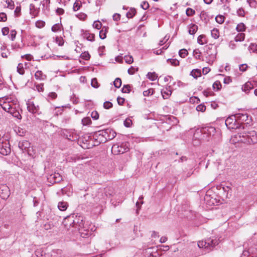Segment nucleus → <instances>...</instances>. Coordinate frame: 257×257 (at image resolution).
I'll list each match as a JSON object with an SVG mask.
<instances>
[{
  "label": "nucleus",
  "mask_w": 257,
  "mask_h": 257,
  "mask_svg": "<svg viewBox=\"0 0 257 257\" xmlns=\"http://www.w3.org/2000/svg\"><path fill=\"white\" fill-rule=\"evenodd\" d=\"M190 75L194 78H197L201 75V70L198 69H193L191 72Z\"/></svg>",
  "instance_id": "28"
},
{
  "label": "nucleus",
  "mask_w": 257,
  "mask_h": 257,
  "mask_svg": "<svg viewBox=\"0 0 257 257\" xmlns=\"http://www.w3.org/2000/svg\"><path fill=\"white\" fill-rule=\"evenodd\" d=\"M225 124L229 129H236L240 127L237 122L236 114L227 117L225 120Z\"/></svg>",
  "instance_id": "7"
},
{
  "label": "nucleus",
  "mask_w": 257,
  "mask_h": 257,
  "mask_svg": "<svg viewBox=\"0 0 257 257\" xmlns=\"http://www.w3.org/2000/svg\"><path fill=\"white\" fill-rule=\"evenodd\" d=\"M213 89H216L217 90H219L221 88V84L219 81H216L214 82L212 85Z\"/></svg>",
  "instance_id": "45"
},
{
  "label": "nucleus",
  "mask_w": 257,
  "mask_h": 257,
  "mask_svg": "<svg viewBox=\"0 0 257 257\" xmlns=\"http://www.w3.org/2000/svg\"><path fill=\"white\" fill-rule=\"evenodd\" d=\"M45 25V22L43 21H38L36 22V26L39 28H41L44 27Z\"/></svg>",
  "instance_id": "63"
},
{
  "label": "nucleus",
  "mask_w": 257,
  "mask_h": 257,
  "mask_svg": "<svg viewBox=\"0 0 257 257\" xmlns=\"http://www.w3.org/2000/svg\"><path fill=\"white\" fill-rule=\"evenodd\" d=\"M208 195H206L204 198L205 200L207 202V203L209 205H214L216 203V201L215 198H213Z\"/></svg>",
  "instance_id": "25"
},
{
  "label": "nucleus",
  "mask_w": 257,
  "mask_h": 257,
  "mask_svg": "<svg viewBox=\"0 0 257 257\" xmlns=\"http://www.w3.org/2000/svg\"><path fill=\"white\" fill-rule=\"evenodd\" d=\"M47 180L51 184L57 183L60 182L62 180V177L58 173L55 172L50 175Z\"/></svg>",
  "instance_id": "13"
},
{
  "label": "nucleus",
  "mask_w": 257,
  "mask_h": 257,
  "mask_svg": "<svg viewBox=\"0 0 257 257\" xmlns=\"http://www.w3.org/2000/svg\"><path fill=\"white\" fill-rule=\"evenodd\" d=\"M188 53L185 49H182L179 52V56L182 58H185L188 55Z\"/></svg>",
  "instance_id": "47"
},
{
  "label": "nucleus",
  "mask_w": 257,
  "mask_h": 257,
  "mask_svg": "<svg viewBox=\"0 0 257 257\" xmlns=\"http://www.w3.org/2000/svg\"><path fill=\"white\" fill-rule=\"evenodd\" d=\"M49 214H46V218L48 220H54L55 219V214L54 212L52 211L51 209H49L48 210Z\"/></svg>",
  "instance_id": "36"
},
{
  "label": "nucleus",
  "mask_w": 257,
  "mask_h": 257,
  "mask_svg": "<svg viewBox=\"0 0 257 257\" xmlns=\"http://www.w3.org/2000/svg\"><path fill=\"white\" fill-rule=\"evenodd\" d=\"M74 219L75 223H74L73 227L79 230L81 236L83 238L88 237L91 234V231L85 228L82 217L80 216L78 217L77 215H75Z\"/></svg>",
  "instance_id": "2"
},
{
  "label": "nucleus",
  "mask_w": 257,
  "mask_h": 257,
  "mask_svg": "<svg viewBox=\"0 0 257 257\" xmlns=\"http://www.w3.org/2000/svg\"><path fill=\"white\" fill-rule=\"evenodd\" d=\"M216 132V129L213 126H206L201 130L202 134H206L207 136H213Z\"/></svg>",
  "instance_id": "17"
},
{
  "label": "nucleus",
  "mask_w": 257,
  "mask_h": 257,
  "mask_svg": "<svg viewBox=\"0 0 257 257\" xmlns=\"http://www.w3.org/2000/svg\"><path fill=\"white\" fill-rule=\"evenodd\" d=\"M102 133L104 134L107 141L112 140L116 135V132L111 128L102 130Z\"/></svg>",
  "instance_id": "14"
},
{
  "label": "nucleus",
  "mask_w": 257,
  "mask_h": 257,
  "mask_svg": "<svg viewBox=\"0 0 257 257\" xmlns=\"http://www.w3.org/2000/svg\"><path fill=\"white\" fill-rule=\"evenodd\" d=\"M11 194L9 187L6 184L0 185V196L4 200L7 199Z\"/></svg>",
  "instance_id": "12"
},
{
  "label": "nucleus",
  "mask_w": 257,
  "mask_h": 257,
  "mask_svg": "<svg viewBox=\"0 0 257 257\" xmlns=\"http://www.w3.org/2000/svg\"><path fill=\"white\" fill-rule=\"evenodd\" d=\"M66 107L65 106H57L55 107L56 112L55 115L58 116L59 114H61L63 111V108Z\"/></svg>",
  "instance_id": "44"
},
{
  "label": "nucleus",
  "mask_w": 257,
  "mask_h": 257,
  "mask_svg": "<svg viewBox=\"0 0 257 257\" xmlns=\"http://www.w3.org/2000/svg\"><path fill=\"white\" fill-rule=\"evenodd\" d=\"M92 137L95 141L94 146H98L101 143H104L107 142L104 134L102 133V130L94 132Z\"/></svg>",
  "instance_id": "8"
},
{
  "label": "nucleus",
  "mask_w": 257,
  "mask_h": 257,
  "mask_svg": "<svg viewBox=\"0 0 257 257\" xmlns=\"http://www.w3.org/2000/svg\"><path fill=\"white\" fill-rule=\"evenodd\" d=\"M102 196L101 198L105 200L106 198L112 196L114 194V190L111 187H107L103 189L100 190L98 193V197L99 198V196Z\"/></svg>",
  "instance_id": "10"
},
{
  "label": "nucleus",
  "mask_w": 257,
  "mask_h": 257,
  "mask_svg": "<svg viewBox=\"0 0 257 257\" xmlns=\"http://www.w3.org/2000/svg\"><path fill=\"white\" fill-rule=\"evenodd\" d=\"M80 57L85 60H88L90 59V55L88 52H84L81 54Z\"/></svg>",
  "instance_id": "52"
},
{
  "label": "nucleus",
  "mask_w": 257,
  "mask_h": 257,
  "mask_svg": "<svg viewBox=\"0 0 257 257\" xmlns=\"http://www.w3.org/2000/svg\"><path fill=\"white\" fill-rule=\"evenodd\" d=\"M206 109V106L204 104H199L196 107L198 111L204 112Z\"/></svg>",
  "instance_id": "62"
},
{
  "label": "nucleus",
  "mask_w": 257,
  "mask_h": 257,
  "mask_svg": "<svg viewBox=\"0 0 257 257\" xmlns=\"http://www.w3.org/2000/svg\"><path fill=\"white\" fill-rule=\"evenodd\" d=\"M74 218H75L74 214H72L71 215L66 217L64 219V221H63V223L64 224L65 226L73 227V225L74 223H75Z\"/></svg>",
  "instance_id": "16"
},
{
  "label": "nucleus",
  "mask_w": 257,
  "mask_h": 257,
  "mask_svg": "<svg viewBox=\"0 0 257 257\" xmlns=\"http://www.w3.org/2000/svg\"><path fill=\"white\" fill-rule=\"evenodd\" d=\"M248 50L252 52L257 53V44H251L248 47Z\"/></svg>",
  "instance_id": "51"
},
{
  "label": "nucleus",
  "mask_w": 257,
  "mask_h": 257,
  "mask_svg": "<svg viewBox=\"0 0 257 257\" xmlns=\"http://www.w3.org/2000/svg\"><path fill=\"white\" fill-rule=\"evenodd\" d=\"M172 93V91L170 90H168V88H166V91H162V94L163 98L167 99Z\"/></svg>",
  "instance_id": "39"
},
{
  "label": "nucleus",
  "mask_w": 257,
  "mask_h": 257,
  "mask_svg": "<svg viewBox=\"0 0 257 257\" xmlns=\"http://www.w3.org/2000/svg\"><path fill=\"white\" fill-rule=\"evenodd\" d=\"M35 77L37 80H44L46 79L47 76L42 71L38 70L35 73Z\"/></svg>",
  "instance_id": "24"
},
{
  "label": "nucleus",
  "mask_w": 257,
  "mask_h": 257,
  "mask_svg": "<svg viewBox=\"0 0 257 257\" xmlns=\"http://www.w3.org/2000/svg\"><path fill=\"white\" fill-rule=\"evenodd\" d=\"M81 35L84 38L86 39L88 41L93 42L94 41L95 35L93 34H90L87 31H84L82 29L81 30Z\"/></svg>",
  "instance_id": "18"
},
{
  "label": "nucleus",
  "mask_w": 257,
  "mask_h": 257,
  "mask_svg": "<svg viewBox=\"0 0 257 257\" xmlns=\"http://www.w3.org/2000/svg\"><path fill=\"white\" fill-rule=\"evenodd\" d=\"M204 55L206 58L209 57V59H214L217 54L216 50L212 45L206 46L205 48Z\"/></svg>",
  "instance_id": "9"
},
{
  "label": "nucleus",
  "mask_w": 257,
  "mask_h": 257,
  "mask_svg": "<svg viewBox=\"0 0 257 257\" xmlns=\"http://www.w3.org/2000/svg\"><path fill=\"white\" fill-rule=\"evenodd\" d=\"M60 27L61 25L59 24H56L52 27L51 30L54 32H56L60 29Z\"/></svg>",
  "instance_id": "59"
},
{
  "label": "nucleus",
  "mask_w": 257,
  "mask_h": 257,
  "mask_svg": "<svg viewBox=\"0 0 257 257\" xmlns=\"http://www.w3.org/2000/svg\"><path fill=\"white\" fill-rule=\"evenodd\" d=\"M245 30L246 26L243 23H240L237 25L236 27V30L238 32H244Z\"/></svg>",
  "instance_id": "33"
},
{
  "label": "nucleus",
  "mask_w": 257,
  "mask_h": 257,
  "mask_svg": "<svg viewBox=\"0 0 257 257\" xmlns=\"http://www.w3.org/2000/svg\"><path fill=\"white\" fill-rule=\"evenodd\" d=\"M188 33L190 35H194L198 30V26L194 24H190L188 26Z\"/></svg>",
  "instance_id": "23"
},
{
  "label": "nucleus",
  "mask_w": 257,
  "mask_h": 257,
  "mask_svg": "<svg viewBox=\"0 0 257 257\" xmlns=\"http://www.w3.org/2000/svg\"><path fill=\"white\" fill-rule=\"evenodd\" d=\"M6 3L8 5V8L11 10H13L15 7L14 2L12 0H7Z\"/></svg>",
  "instance_id": "54"
},
{
  "label": "nucleus",
  "mask_w": 257,
  "mask_h": 257,
  "mask_svg": "<svg viewBox=\"0 0 257 257\" xmlns=\"http://www.w3.org/2000/svg\"><path fill=\"white\" fill-rule=\"evenodd\" d=\"M211 36L215 39L218 38L219 36V30L216 28H214L211 31Z\"/></svg>",
  "instance_id": "34"
},
{
  "label": "nucleus",
  "mask_w": 257,
  "mask_h": 257,
  "mask_svg": "<svg viewBox=\"0 0 257 257\" xmlns=\"http://www.w3.org/2000/svg\"><path fill=\"white\" fill-rule=\"evenodd\" d=\"M206 241L207 248L209 249L210 250H212L213 248L219 243V239L214 237L207 238L206 239Z\"/></svg>",
  "instance_id": "15"
},
{
  "label": "nucleus",
  "mask_w": 257,
  "mask_h": 257,
  "mask_svg": "<svg viewBox=\"0 0 257 257\" xmlns=\"http://www.w3.org/2000/svg\"><path fill=\"white\" fill-rule=\"evenodd\" d=\"M245 39V34L243 33H240L237 34L234 38V41L235 42H241L244 41Z\"/></svg>",
  "instance_id": "30"
},
{
  "label": "nucleus",
  "mask_w": 257,
  "mask_h": 257,
  "mask_svg": "<svg viewBox=\"0 0 257 257\" xmlns=\"http://www.w3.org/2000/svg\"><path fill=\"white\" fill-rule=\"evenodd\" d=\"M131 86L129 84L124 85L121 89L122 93H129L131 92Z\"/></svg>",
  "instance_id": "38"
},
{
  "label": "nucleus",
  "mask_w": 257,
  "mask_h": 257,
  "mask_svg": "<svg viewBox=\"0 0 257 257\" xmlns=\"http://www.w3.org/2000/svg\"><path fill=\"white\" fill-rule=\"evenodd\" d=\"M193 56H194V57L197 59H200L201 58V56H200V54H201V52L200 51V50L199 49H195L193 51Z\"/></svg>",
  "instance_id": "48"
},
{
  "label": "nucleus",
  "mask_w": 257,
  "mask_h": 257,
  "mask_svg": "<svg viewBox=\"0 0 257 257\" xmlns=\"http://www.w3.org/2000/svg\"><path fill=\"white\" fill-rule=\"evenodd\" d=\"M68 204L65 202H60L58 204V208L61 211H65L67 209Z\"/></svg>",
  "instance_id": "31"
},
{
  "label": "nucleus",
  "mask_w": 257,
  "mask_h": 257,
  "mask_svg": "<svg viewBox=\"0 0 257 257\" xmlns=\"http://www.w3.org/2000/svg\"><path fill=\"white\" fill-rule=\"evenodd\" d=\"M247 2L250 7L254 9L257 7V2L255 0H247Z\"/></svg>",
  "instance_id": "49"
},
{
  "label": "nucleus",
  "mask_w": 257,
  "mask_h": 257,
  "mask_svg": "<svg viewBox=\"0 0 257 257\" xmlns=\"http://www.w3.org/2000/svg\"><path fill=\"white\" fill-rule=\"evenodd\" d=\"M11 152V146L9 141L7 140L0 138V154L7 156Z\"/></svg>",
  "instance_id": "5"
},
{
  "label": "nucleus",
  "mask_w": 257,
  "mask_h": 257,
  "mask_svg": "<svg viewBox=\"0 0 257 257\" xmlns=\"http://www.w3.org/2000/svg\"><path fill=\"white\" fill-rule=\"evenodd\" d=\"M168 63H170L172 65L177 66L179 65V62L176 59H168L167 60Z\"/></svg>",
  "instance_id": "40"
},
{
  "label": "nucleus",
  "mask_w": 257,
  "mask_h": 257,
  "mask_svg": "<svg viewBox=\"0 0 257 257\" xmlns=\"http://www.w3.org/2000/svg\"><path fill=\"white\" fill-rule=\"evenodd\" d=\"M82 6L81 2L76 1L73 4V10L74 12L77 11Z\"/></svg>",
  "instance_id": "37"
},
{
  "label": "nucleus",
  "mask_w": 257,
  "mask_h": 257,
  "mask_svg": "<svg viewBox=\"0 0 257 257\" xmlns=\"http://www.w3.org/2000/svg\"><path fill=\"white\" fill-rule=\"evenodd\" d=\"M198 246L199 248L204 247L205 248H207L206 239L204 241L202 240L198 241Z\"/></svg>",
  "instance_id": "55"
},
{
  "label": "nucleus",
  "mask_w": 257,
  "mask_h": 257,
  "mask_svg": "<svg viewBox=\"0 0 257 257\" xmlns=\"http://www.w3.org/2000/svg\"><path fill=\"white\" fill-rule=\"evenodd\" d=\"M253 88V85L250 82L245 83L242 86V90L245 92L246 93H248L250 90Z\"/></svg>",
  "instance_id": "22"
},
{
  "label": "nucleus",
  "mask_w": 257,
  "mask_h": 257,
  "mask_svg": "<svg viewBox=\"0 0 257 257\" xmlns=\"http://www.w3.org/2000/svg\"><path fill=\"white\" fill-rule=\"evenodd\" d=\"M30 146V143L27 141L20 142L18 145L19 148L23 151H26Z\"/></svg>",
  "instance_id": "20"
},
{
  "label": "nucleus",
  "mask_w": 257,
  "mask_h": 257,
  "mask_svg": "<svg viewBox=\"0 0 257 257\" xmlns=\"http://www.w3.org/2000/svg\"><path fill=\"white\" fill-rule=\"evenodd\" d=\"M81 122L83 125H87L91 123V120L89 117H86L82 119Z\"/></svg>",
  "instance_id": "41"
},
{
  "label": "nucleus",
  "mask_w": 257,
  "mask_h": 257,
  "mask_svg": "<svg viewBox=\"0 0 257 257\" xmlns=\"http://www.w3.org/2000/svg\"><path fill=\"white\" fill-rule=\"evenodd\" d=\"M64 135L67 139L71 141H74L78 139V136L74 133L67 132Z\"/></svg>",
  "instance_id": "19"
},
{
  "label": "nucleus",
  "mask_w": 257,
  "mask_h": 257,
  "mask_svg": "<svg viewBox=\"0 0 257 257\" xmlns=\"http://www.w3.org/2000/svg\"><path fill=\"white\" fill-rule=\"evenodd\" d=\"M17 72L21 75H23L25 73V70L23 67V65L22 63H19L17 67Z\"/></svg>",
  "instance_id": "42"
},
{
  "label": "nucleus",
  "mask_w": 257,
  "mask_h": 257,
  "mask_svg": "<svg viewBox=\"0 0 257 257\" xmlns=\"http://www.w3.org/2000/svg\"><path fill=\"white\" fill-rule=\"evenodd\" d=\"M147 78L151 81L155 80L158 76L155 72H149L147 75Z\"/></svg>",
  "instance_id": "35"
},
{
  "label": "nucleus",
  "mask_w": 257,
  "mask_h": 257,
  "mask_svg": "<svg viewBox=\"0 0 257 257\" xmlns=\"http://www.w3.org/2000/svg\"><path fill=\"white\" fill-rule=\"evenodd\" d=\"M137 11L135 8H131L126 13V16L128 19L133 18L136 14Z\"/></svg>",
  "instance_id": "29"
},
{
  "label": "nucleus",
  "mask_w": 257,
  "mask_h": 257,
  "mask_svg": "<svg viewBox=\"0 0 257 257\" xmlns=\"http://www.w3.org/2000/svg\"><path fill=\"white\" fill-rule=\"evenodd\" d=\"M91 85L93 87L95 88L99 87V84L96 78H94L91 80Z\"/></svg>",
  "instance_id": "58"
},
{
  "label": "nucleus",
  "mask_w": 257,
  "mask_h": 257,
  "mask_svg": "<svg viewBox=\"0 0 257 257\" xmlns=\"http://www.w3.org/2000/svg\"><path fill=\"white\" fill-rule=\"evenodd\" d=\"M195 13V10L191 8H187L186 11V14L187 16H192Z\"/></svg>",
  "instance_id": "56"
},
{
  "label": "nucleus",
  "mask_w": 257,
  "mask_h": 257,
  "mask_svg": "<svg viewBox=\"0 0 257 257\" xmlns=\"http://www.w3.org/2000/svg\"><path fill=\"white\" fill-rule=\"evenodd\" d=\"M124 60L126 63L131 64L133 62V58L131 56H125Z\"/></svg>",
  "instance_id": "57"
},
{
  "label": "nucleus",
  "mask_w": 257,
  "mask_h": 257,
  "mask_svg": "<svg viewBox=\"0 0 257 257\" xmlns=\"http://www.w3.org/2000/svg\"><path fill=\"white\" fill-rule=\"evenodd\" d=\"M197 42L200 45L207 43V39L204 35H200L197 38Z\"/></svg>",
  "instance_id": "27"
},
{
  "label": "nucleus",
  "mask_w": 257,
  "mask_h": 257,
  "mask_svg": "<svg viewBox=\"0 0 257 257\" xmlns=\"http://www.w3.org/2000/svg\"><path fill=\"white\" fill-rule=\"evenodd\" d=\"M141 7L144 10H146L149 8V4L148 2L144 1L141 5Z\"/></svg>",
  "instance_id": "61"
},
{
  "label": "nucleus",
  "mask_w": 257,
  "mask_h": 257,
  "mask_svg": "<svg viewBox=\"0 0 257 257\" xmlns=\"http://www.w3.org/2000/svg\"><path fill=\"white\" fill-rule=\"evenodd\" d=\"M30 14L34 17L37 16L40 11L39 9L36 8L35 5L33 4L30 5Z\"/></svg>",
  "instance_id": "21"
},
{
  "label": "nucleus",
  "mask_w": 257,
  "mask_h": 257,
  "mask_svg": "<svg viewBox=\"0 0 257 257\" xmlns=\"http://www.w3.org/2000/svg\"><path fill=\"white\" fill-rule=\"evenodd\" d=\"M27 109L30 112L38 115L41 114L39 106L35 104L33 101H28L27 102Z\"/></svg>",
  "instance_id": "11"
},
{
  "label": "nucleus",
  "mask_w": 257,
  "mask_h": 257,
  "mask_svg": "<svg viewBox=\"0 0 257 257\" xmlns=\"http://www.w3.org/2000/svg\"><path fill=\"white\" fill-rule=\"evenodd\" d=\"M224 17L222 15L217 16L215 18L216 22L219 24H222L224 21Z\"/></svg>",
  "instance_id": "46"
},
{
  "label": "nucleus",
  "mask_w": 257,
  "mask_h": 257,
  "mask_svg": "<svg viewBox=\"0 0 257 257\" xmlns=\"http://www.w3.org/2000/svg\"><path fill=\"white\" fill-rule=\"evenodd\" d=\"M249 252L252 257H257V244L249 247Z\"/></svg>",
  "instance_id": "26"
},
{
  "label": "nucleus",
  "mask_w": 257,
  "mask_h": 257,
  "mask_svg": "<svg viewBox=\"0 0 257 257\" xmlns=\"http://www.w3.org/2000/svg\"><path fill=\"white\" fill-rule=\"evenodd\" d=\"M168 119L171 120L173 124H177L179 122L178 119L173 116H170L168 117Z\"/></svg>",
  "instance_id": "64"
},
{
  "label": "nucleus",
  "mask_w": 257,
  "mask_h": 257,
  "mask_svg": "<svg viewBox=\"0 0 257 257\" xmlns=\"http://www.w3.org/2000/svg\"><path fill=\"white\" fill-rule=\"evenodd\" d=\"M129 144L127 142L114 144L111 148V152L115 155L123 154L129 150Z\"/></svg>",
  "instance_id": "3"
},
{
  "label": "nucleus",
  "mask_w": 257,
  "mask_h": 257,
  "mask_svg": "<svg viewBox=\"0 0 257 257\" xmlns=\"http://www.w3.org/2000/svg\"><path fill=\"white\" fill-rule=\"evenodd\" d=\"M240 141L247 144L257 143V133L254 131H243L239 134Z\"/></svg>",
  "instance_id": "1"
},
{
  "label": "nucleus",
  "mask_w": 257,
  "mask_h": 257,
  "mask_svg": "<svg viewBox=\"0 0 257 257\" xmlns=\"http://www.w3.org/2000/svg\"><path fill=\"white\" fill-rule=\"evenodd\" d=\"M50 1V0H43L41 2V4L43 6V10L45 11H49V4Z\"/></svg>",
  "instance_id": "32"
},
{
  "label": "nucleus",
  "mask_w": 257,
  "mask_h": 257,
  "mask_svg": "<svg viewBox=\"0 0 257 257\" xmlns=\"http://www.w3.org/2000/svg\"><path fill=\"white\" fill-rule=\"evenodd\" d=\"M154 92V90L153 88H150L147 90H145L143 92V95L145 96H148L150 95H153Z\"/></svg>",
  "instance_id": "50"
},
{
  "label": "nucleus",
  "mask_w": 257,
  "mask_h": 257,
  "mask_svg": "<svg viewBox=\"0 0 257 257\" xmlns=\"http://www.w3.org/2000/svg\"><path fill=\"white\" fill-rule=\"evenodd\" d=\"M17 100H12L9 96H5L0 98V105L7 112L13 105H17Z\"/></svg>",
  "instance_id": "4"
},
{
  "label": "nucleus",
  "mask_w": 257,
  "mask_h": 257,
  "mask_svg": "<svg viewBox=\"0 0 257 257\" xmlns=\"http://www.w3.org/2000/svg\"><path fill=\"white\" fill-rule=\"evenodd\" d=\"M123 124L125 127H130L132 124V121L130 118H127L123 122Z\"/></svg>",
  "instance_id": "53"
},
{
  "label": "nucleus",
  "mask_w": 257,
  "mask_h": 257,
  "mask_svg": "<svg viewBox=\"0 0 257 257\" xmlns=\"http://www.w3.org/2000/svg\"><path fill=\"white\" fill-rule=\"evenodd\" d=\"M121 80L119 78H116L113 82V85L115 87L119 88L121 85Z\"/></svg>",
  "instance_id": "43"
},
{
  "label": "nucleus",
  "mask_w": 257,
  "mask_h": 257,
  "mask_svg": "<svg viewBox=\"0 0 257 257\" xmlns=\"http://www.w3.org/2000/svg\"><path fill=\"white\" fill-rule=\"evenodd\" d=\"M16 34L17 32L15 30H13L11 31L9 38L11 39L12 41H14L16 38Z\"/></svg>",
  "instance_id": "60"
},
{
  "label": "nucleus",
  "mask_w": 257,
  "mask_h": 257,
  "mask_svg": "<svg viewBox=\"0 0 257 257\" xmlns=\"http://www.w3.org/2000/svg\"><path fill=\"white\" fill-rule=\"evenodd\" d=\"M237 122L239 124V125L240 127L242 126V123H244V124L242 126V128H245V126H247V125L250 122L251 119L248 118V115L246 113H236Z\"/></svg>",
  "instance_id": "6"
}]
</instances>
